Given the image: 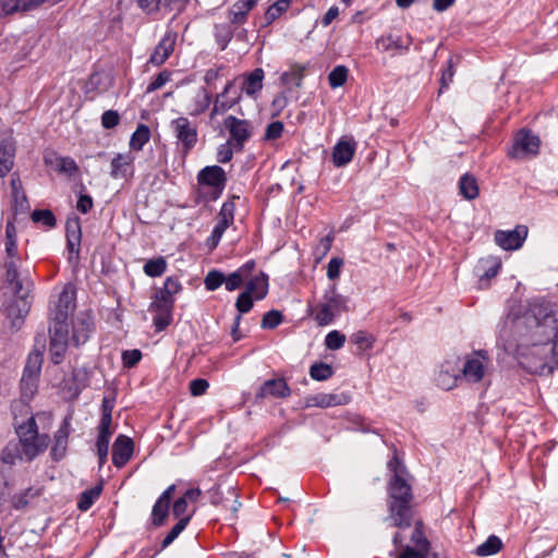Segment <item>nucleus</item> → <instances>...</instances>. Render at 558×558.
Returning <instances> with one entry per match:
<instances>
[{"mask_svg":"<svg viewBox=\"0 0 558 558\" xmlns=\"http://www.w3.org/2000/svg\"><path fill=\"white\" fill-rule=\"evenodd\" d=\"M71 434V417L65 416L54 433L50 456L53 461L62 460L68 450L69 437Z\"/></svg>","mask_w":558,"mask_h":558,"instance_id":"nucleus-13","label":"nucleus"},{"mask_svg":"<svg viewBox=\"0 0 558 558\" xmlns=\"http://www.w3.org/2000/svg\"><path fill=\"white\" fill-rule=\"evenodd\" d=\"M207 496L209 502L215 506H221L223 509H227L228 501L226 500L227 496L220 490V485H214L210 489L207 490Z\"/></svg>","mask_w":558,"mask_h":558,"instance_id":"nucleus-60","label":"nucleus"},{"mask_svg":"<svg viewBox=\"0 0 558 558\" xmlns=\"http://www.w3.org/2000/svg\"><path fill=\"white\" fill-rule=\"evenodd\" d=\"M541 141L538 136L531 131H519L513 140L512 147L508 151V157L512 159H523L536 156L539 150Z\"/></svg>","mask_w":558,"mask_h":558,"instance_id":"nucleus-8","label":"nucleus"},{"mask_svg":"<svg viewBox=\"0 0 558 558\" xmlns=\"http://www.w3.org/2000/svg\"><path fill=\"white\" fill-rule=\"evenodd\" d=\"M171 72L169 70L161 71L146 87V94H150L163 87L166 83L171 80Z\"/></svg>","mask_w":558,"mask_h":558,"instance_id":"nucleus-61","label":"nucleus"},{"mask_svg":"<svg viewBox=\"0 0 558 558\" xmlns=\"http://www.w3.org/2000/svg\"><path fill=\"white\" fill-rule=\"evenodd\" d=\"M501 268V260L498 257L488 256L481 258L475 266V272L482 286L487 284L488 281L497 276Z\"/></svg>","mask_w":558,"mask_h":558,"instance_id":"nucleus-21","label":"nucleus"},{"mask_svg":"<svg viewBox=\"0 0 558 558\" xmlns=\"http://www.w3.org/2000/svg\"><path fill=\"white\" fill-rule=\"evenodd\" d=\"M182 290V284L177 277H168L163 286L158 288L153 296V303L174 305V295Z\"/></svg>","mask_w":558,"mask_h":558,"instance_id":"nucleus-19","label":"nucleus"},{"mask_svg":"<svg viewBox=\"0 0 558 558\" xmlns=\"http://www.w3.org/2000/svg\"><path fill=\"white\" fill-rule=\"evenodd\" d=\"M502 547L501 539L496 535H490L483 544L475 549L477 556L486 557L497 554Z\"/></svg>","mask_w":558,"mask_h":558,"instance_id":"nucleus-40","label":"nucleus"},{"mask_svg":"<svg viewBox=\"0 0 558 558\" xmlns=\"http://www.w3.org/2000/svg\"><path fill=\"white\" fill-rule=\"evenodd\" d=\"M349 70L345 65L335 66L328 74V82L331 88H338L345 84Z\"/></svg>","mask_w":558,"mask_h":558,"instance_id":"nucleus-47","label":"nucleus"},{"mask_svg":"<svg viewBox=\"0 0 558 558\" xmlns=\"http://www.w3.org/2000/svg\"><path fill=\"white\" fill-rule=\"evenodd\" d=\"M347 338L345 335L338 331L332 330L327 333L325 338V345L329 350H339L344 345Z\"/></svg>","mask_w":558,"mask_h":558,"instance_id":"nucleus-57","label":"nucleus"},{"mask_svg":"<svg viewBox=\"0 0 558 558\" xmlns=\"http://www.w3.org/2000/svg\"><path fill=\"white\" fill-rule=\"evenodd\" d=\"M93 331V322L88 315H81L73 323V341L76 345L85 343Z\"/></svg>","mask_w":558,"mask_h":558,"instance_id":"nucleus-27","label":"nucleus"},{"mask_svg":"<svg viewBox=\"0 0 558 558\" xmlns=\"http://www.w3.org/2000/svg\"><path fill=\"white\" fill-rule=\"evenodd\" d=\"M389 519L392 525L399 529H408L412 523V488L405 477H391L389 480Z\"/></svg>","mask_w":558,"mask_h":558,"instance_id":"nucleus-2","label":"nucleus"},{"mask_svg":"<svg viewBox=\"0 0 558 558\" xmlns=\"http://www.w3.org/2000/svg\"><path fill=\"white\" fill-rule=\"evenodd\" d=\"M356 142L352 137H341L332 148V163L341 168L350 163L355 155Z\"/></svg>","mask_w":558,"mask_h":558,"instance_id":"nucleus-16","label":"nucleus"},{"mask_svg":"<svg viewBox=\"0 0 558 558\" xmlns=\"http://www.w3.org/2000/svg\"><path fill=\"white\" fill-rule=\"evenodd\" d=\"M170 129L184 154L190 153L197 143V128L186 117H179L170 122Z\"/></svg>","mask_w":558,"mask_h":558,"instance_id":"nucleus-9","label":"nucleus"},{"mask_svg":"<svg viewBox=\"0 0 558 558\" xmlns=\"http://www.w3.org/2000/svg\"><path fill=\"white\" fill-rule=\"evenodd\" d=\"M168 264L163 256L151 258L143 266V271L146 276L156 278L162 276L167 270Z\"/></svg>","mask_w":558,"mask_h":558,"instance_id":"nucleus-38","label":"nucleus"},{"mask_svg":"<svg viewBox=\"0 0 558 558\" xmlns=\"http://www.w3.org/2000/svg\"><path fill=\"white\" fill-rule=\"evenodd\" d=\"M194 511L195 510H193L192 513L181 518L178 521V523L170 530V532L166 535L161 543L162 549L167 548L170 544H172L174 539H177V537L185 530V527L187 526L189 522L192 519Z\"/></svg>","mask_w":558,"mask_h":558,"instance_id":"nucleus-42","label":"nucleus"},{"mask_svg":"<svg viewBox=\"0 0 558 558\" xmlns=\"http://www.w3.org/2000/svg\"><path fill=\"white\" fill-rule=\"evenodd\" d=\"M43 361L40 352L29 353L20 383L23 400L29 401L37 392Z\"/></svg>","mask_w":558,"mask_h":558,"instance_id":"nucleus-6","label":"nucleus"},{"mask_svg":"<svg viewBox=\"0 0 558 558\" xmlns=\"http://www.w3.org/2000/svg\"><path fill=\"white\" fill-rule=\"evenodd\" d=\"M283 320V315L280 311L271 310L264 314L260 327L263 329H274L279 326Z\"/></svg>","mask_w":558,"mask_h":558,"instance_id":"nucleus-56","label":"nucleus"},{"mask_svg":"<svg viewBox=\"0 0 558 558\" xmlns=\"http://www.w3.org/2000/svg\"><path fill=\"white\" fill-rule=\"evenodd\" d=\"M245 292L253 294L255 300H263L268 293V276L260 271L258 276L247 280Z\"/></svg>","mask_w":558,"mask_h":558,"instance_id":"nucleus-28","label":"nucleus"},{"mask_svg":"<svg viewBox=\"0 0 558 558\" xmlns=\"http://www.w3.org/2000/svg\"><path fill=\"white\" fill-rule=\"evenodd\" d=\"M347 298L338 293L335 284L326 289L320 302L313 310L318 326L330 325L336 317L347 311Z\"/></svg>","mask_w":558,"mask_h":558,"instance_id":"nucleus-4","label":"nucleus"},{"mask_svg":"<svg viewBox=\"0 0 558 558\" xmlns=\"http://www.w3.org/2000/svg\"><path fill=\"white\" fill-rule=\"evenodd\" d=\"M15 434L27 462L35 460L45 452L50 444V436L48 434H39L34 415H31L25 422L15 425Z\"/></svg>","mask_w":558,"mask_h":558,"instance_id":"nucleus-3","label":"nucleus"},{"mask_svg":"<svg viewBox=\"0 0 558 558\" xmlns=\"http://www.w3.org/2000/svg\"><path fill=\"white\" fill-rule=\"evenodd\" d=\"M291 0H278L271 4L264 14L265 25L272 24L279 19L284 12L288 11Z\"/></svg>","mask_w":558,"mask_h":558,"instance_id":"nucleus-39","label":"nucleus"},{"mask_svg":"<svg viewBox=\"0 0 558 558\" xmlns=\"http://www.w3.org/2000/svg\"><path fill=\"white\" fill-rule=\"evenodd\" d=\"M38 496V490H34L33 488H27L20 494H15L12 497V506L16 510H22L26 508L29 504V498H34Z\"/></svg>","mask_w":558,"mask_h":558,"instance_id":"nucleus-53","label":"nucleus"},{"mask_svg":"<svg viewBox=\"0 0 558 558\" xmlns=\"http://www.w3.org/2000/svg\"><path fill=\"white\" fill-rule=\"evenodd\" d=\"M350 340L360 351L371 350L375 343V337L364 330H359L352 333Z\"/></svg>","mask_w":558,"mask_h":558,"instance_id":"nucleus-44","label":"nucleus"},{"mask_svg":"<svg viewBox=\"0 0 558 558\" xmlns=\"http://www.w3.org/2000/svg\"><path fill=\"white\" fill-rule=\"evenodd\" d=\"M46 162L54 167V169L68 175H74L78 171L75 160L71 157H56L54 161L46 158Z\"/></svg>","mask_w":558,"mask_h":558,"instance_id":"nucleus-37","label":"nucleus"},{"mask_svg":"<svg viewBox=\"0 0 558 558\" xmlns=\"http://www.w3.org/2000/svg\"><path fill=\"white\" fill-rule=\"evenodd\" d=\"M459 190L460 194L469 201L475 199L478 196L476 179L468 173L460 178Z\"/></svg>","mask_w":558,"mask_h":558,"instance_id":"nucleus-34","label":"nucleus"},{"mask_svg":"<svg viewBox=\"0 0 558 558\" xmlns=\"http://www.w3.org/2000/svg\"><path fill=\"white\" fill-rule=\"evenodd\" d=\"M68 341L49 340V353L53 364H60L63 361L68 349Z\"/></svg>","mask_w":558,"mask_h":558,"instance_id":"nucleus-51","label":"nucleus"},{"mask_svg":"<svg viewBox=\"0 0 558 558\" xmlns=\"http://www.w3.org/2000/svg\"><path fill=\"white\" fill-rule=\"evenodd\" d=\"M223 126L229 132L228 142L234 146L235 151H241L253 134L252 123L245 119L228 116L223 120Z\"/></svg>","mask_w":558,"mask_h":558,"instance_id":"nucleus-7","label":"nucleus"},{"mask_svg":"<svg viewBox=\"0 0 558 558\" xmlns=\"http://www.w3.org/2000/svg\"><path fill=\"white\" fill-rule=\"evenodd\" d=\"M5 253L9 258H17L16 228L13 222L5 226Z\"/></svg>","mask_w":558,"mask_h":558,"instance_id":"nucleus-43","label":"nucleus"},{"mask_svg":"<svg viewBox=\"0 0 558 558\" xmlns=\"http://www.w3.org/2000/svg\"><path fill=\"white\" fill-rule=\"evenodd\" d=\"M226 281L223 272L217 269L208 271L205 277L204 284L208 291H215L220 288Z\"/></svg>","mask_w":558,"mask_h":558,"instance_id":"nucleus-52","label":"nucleus"},{"mask_svg":"<svg viewBox=\"0 0 558 558\" xmlns=\"http://www.w3.org/2000/svg\"><path fill=\"white\" fill-rule=\"evenodd\" d=\"M527 232V227L523 225H519L512 230H498L495 233V242L505 251L518 250L523 245Z\"/></svg>","mask_w":558,"mask_h":558,"instance_id":"nucleus-12","label":"nucleus"},{"mask_svg":"<svg viewBox=\"0 0 558 558\" xmlns=\"http://www.w3.org/2000/svg\"><path fill=\"white\" fill-rule=\"evenodd\" d=\"M412 37L410 35L399 36L389 34L376 39V49L381 52H389L390 57L402 56L410 50Z\"/></svg>","mask_w":558,"mask_h":558,"instance_id":"nucleus-10","label":"nucleus"},{"mask_svg":"<svg viewBox=\"0 0 558 558\" xmlns=\"http://www.w3.org/2000/svg\"><path fill=\"white\" fill-rule=\"evenodd\" d=\"M211 102V95L205 87L194 89L186 99L185 110L191 117H198L204 113Z\"/></svg>","mask_w":558,"mask_h":558,"instance_id":"nucleus-18","label":"nucleus"},{"mask_svg":"<svg viewBox=\"0 0 558 558\" xmlns=\"http://www.w3.org/2000/svg\"><path fill=\"white\" fill-rule=\"evenodd\" d=\"M265 72L262 68H256L244 75L242 92L250 97L256 96L263 88Z\"/></svg>","mask_w":558,"mask_h":558,"instance_id":"nucleus-23","label":"nucleus"},{"mask_svg":"<svg viewBox=\"0 0 558 558\" xmlns=\"http://www.w3.org/2000/svg\"><path fill=\"white\" fill-rule=\"evenodd\" d=\"M134 158L130 154H118L111 160L110 175L114 179L126 178L132 172Z\"/></svg>","mask_w":558,"mask_h":558,"instance_id":"nucleus-26","label":"nucleus"},{"mask_svg":"<svg viewBox=\"0 0 558 558\" xmlns=\"http://www.w3.org/2000/svg\"><path fill=\"white\" fill-rule=\"evenodd\" d=\"M134 451L133 440L125 436L119 435L112 446V463L114 466L123 468L132 458Z\"/></svg>","mask_w":558,"mask_h":558,"instance_id":"nucleus-17","label":"nucleus"},{"mask_svg":"<svg viewBox=\"0 0 558 558\" xmlns=\"http://www.w3.org/2000/svg\"><path fill=\"white\" fill-rule=\"evenodd\" d=\"M66 247L70 254L78 255L81 244V225L76 218L66 222Z\"/></svg>","mask_w":558,"mask_h":558,"instance_id":"nucleus-29","label":"nucleus"},{"mask_svg":"<svg viewBox=\"0 0 558 558\" xmlns=\"http://www.w3.org/2000/svg\"><path fill=\"white\" fill-rule=\"evenodd\" d=\"M253 300H254L253 294L245 292V291L240 293L235 301V308L239 312L238 315L242 316V314L248 313L254 305Z\"/></svg>","mask_w":558,"mask_h":558,"instance_id":"nucleus-59","label":"nucleus"},{"mask_svg":"<svg viewBox=\"0 0 558 558\" xmlns=\"http://www.w3.org/2000/svg\"><path fill=\"white\" fill-rule=\"evenodd\" d=\"M291 393V390L284 379H269L264 383L257 392V397L266 398L268 396L284 398Z\"/></svg>","mask_w":558,"mask_h":558,"instance_id":"nucleus-24","label":"nucleus"},{"mask_svg":"<svg viewBox=\"0 0 558 558\" xmlns=\"http://www.w3.org/2000/svg\"><path fill=\"white\" fill-rule=\"evenodd\" d=\"M1 461L5 464L13 465L17 460H25L24 451L19 441H10L1 451Z\"/></svg>","mask_w":558,"mask_h":558,"instance_id":"nucleus-32","label":"nucleus"},{"mask_svg":"<svg viewBox=\"0 0 558 558\" xmlns=\"http://www.w3.org/2000/svg\"><path fill=\"white\" fill-rule=\"evenodd\" d=\"M169 504L157 499L151 510V522L155 526H160L165 523L169 514Z\"/></svg>","mask_w":558,"mask_h":558,"instance_id":"nucleus-48","label":"nucleus"},{"mask_svg":"<svg viewBox=\"0 0 558 558\" xmlns=\"http://www.w3.org/2000/svg\"><path fill=\"white\" fill-rule=\"evenodd\" d=\"M332 375H333L332 366L327 363H324V362L315 363L310 368V376L314 380H317V381L327 380Z\"/></svg>","mask_w":558,"mask_h":558,"instance_id":"nucleus-49","label":"nucleus"},{"mask_svg":"<svg viewBox=\"0 0 558 558\" xmlns=\"http://www.w3.org/2000/svg\"><path fill=\"white\" fill-rule=\"evenodd\" d=\"M351 398L348 393H318L310 399L312 405L319 408H329L336 405H344L350 402Z\"/></svg>","mask_w":558,"mask_h":558,"instance_id":"nucleus-25","label":"nucleus"},{"mask_svg":"<svg viewBox=\"0 0 558 558\" xmlns=\"http://www.w3.org/2000/svg\"><path fill=\"white\" fill-rule=\"evenodd\" d=\"M177 41V33L173 31H167L161 40L155 47L148 61V64L160 66L172 54Z\"/></svg>","mask_w":558,"mask_h":558,"instance_id":"nucleus-15","label":"nucleus"},{"mask_svg":"<svg viewBox=\"0 0 558 558\" xmlns=\"http://www.w3.org/2000/svg\"><path fill=\"white\" fill-rule=\"evenodd\" d=\"M196 179L199 186L208 187L203 194L206 202H216L226 189L227 173L220 166L204 167L198 171Z\"/></svg>","mask_w":558,"mask_h":558,"instance_id":"nucleus-5","label":"nucleus"},{"mask_svg":"<svg viewBox=\"0 0 558 558\" xmlns=\"http://www.w3.org/2000/svg\"><path fill=\"white\" fill-rule=\"evenodd\" d=\"M411 541L415 545V549L428 553L429 542L424 534L423 523L421 521H417L415 523L414 530L411 535Z\"/></svg>","mask_w":558,"mask_h":558,"instance_id":"nucleus-46","label":"nucleus"},{"mask_svg":"<svg viewBox=\"0 0 558 558\" xmlns=\"http://www.w3.org/2000/svg\"><path fill=\"white\" fill-rule=\"evenodd\" d=\"M235 198H239V196L233 195L231 199H229L222 204L220 211L218 214V220L229 223L230 226L233 223L234 210H235V204H234Z\"/></svg>","mask_w":558,"mask_h":558,"instance_id":"nucleus-55","label":"nucleus"},{"mask_svg":"<svg viewBox=\"0 0 558 558\" xmlns=\"http://www.w3.org/2000/svg\"><path fill=\"white\" fill-rule=\"evenodd\" d=\"M305 70L306 65L292 64L289 71L282 73L281 82L284 85H294L295 87H301Z\"/></svg>","mask_w":558,"mask_h":558,"instance_id":"nucleus-35","label":"nucleus"},{"mask_svg":"<svg viewBox=\"0 0 558 558\" xmlns=\"http://www.w3.org/2000/svg\"><path fill=\"white\" fill-rule=\"evenodd\" d=\"M241 100V95L240 94H235L234 96L230 97V96H223V95H216L215 99H214V105H213V108H211V111H210V118L213 119L214 117L218 116V114H222L225 112H227L229 109H231L232 107H234L235 105H238Z\"/></svg>","mask_w":558,"mask_h":558,"instance_id":"nucleus-30","label":"nucleus"},{"mask_svg":"<svg viewBox=\"0 0 558 558\" xmlns=\"http://www.w3.org/2000/svg\"><path fill=\"white\" fill-rule=\"evenodd\" d=\"M488 362V354L484 350L475 351L473 355L468 356L463 364V378L470 383H478L483 379Z\"/></svg>","mask_w":558,"mask_h":558,"instance_id":"nucleus-11","label":"nucleus"},{"mask_svg":"<svg viewBox=\"0 0 558 558\" xmlns=\"http://www.w3.org/2000/svg\"><path fill=\"white\" fill-rule=\"evenodd\" d=\"M522 345L531 347L526 368L537 375H549L558 367V303L545 296L526 302L517 323Z\"/></svg>","mask_w":558,"mask_h":558,"instance_id":"nucleus-1","label":"nucleus"},{"mask_svg":"<svg viewBox=\"0 0 558 558\" xmlns=\"http://www.w3.org/2000/svg\"><path fill=\"white\" fill-rule=\"evenodd\" d=\"M49 337L50 341H68L69 342V324L68 319H54L50 316Z\"/></svg>","mask_w":558,"mask_h":558,"instance_id":"nucleus-33","label":"nucleus"},{"mask_svg":"<svg viewBox=\"0 0 558 558\" xmlns=\"http://www.w3.org/2000/svg\"><path fill=\"white\" fill-rule=\"evenodd\" d=\"M31 303L25 295L13 296L5 305L4 312L10 319L11 328L19 329L29 312Z\"/></svg>","mask_w":558,"mask_h":558,"instance_id":"nucleus-14","label":"nucleus"},{"mask_svg":"<svg viewBox=\"0 0 558 558\" xmlns=\"http://www.w3.org/2000/svg\"><path fill=\"white\" fill-rule=\"evenodd\" d=\"M174 305L150 303L149 311L155 312L153 324L157 331L165 330L172 323Z\"/></svg>","mask_w":558,"mask_h":558,"instance_id":"nucleus-22","label":"nucleus"},{"mask_svg":"<svg viewBox=\"0 0 558 558\" xmlns=\"http://www.w3.org/2000/svg\"><path fill=\"white\" fill-rule=\"evenodd\" d=\"M142 359V352L137 349L122 352V362L125 367H134Z\"/></svg>","mask_w":558,"mask_h":558,"instance_id":"nucleus-64","label":"nucleus"},{"mask_svg":"<svg viewBox=\"0 0 558 558\" xmlns=\"http://www.w3.org/2000/svg\"><path fill=\"white\" fill-rule=\"evenodd\" d=\"M75 292L65 287L59 294L58 302L54 308L51 311L50 316L54 319H68L70 313L73 311L75 304Z\"/></svg>","mask_w":558,"mask_h":558,"instance_id":"nucleus-20","label":"nucleus"},{"mask_svg":"<svg viewBox=\"0 0 558 558\" xmlns=\"http://www.w3.org/2000/svg\"><path fill=\"white\" fill-rule=\"evenodd\" d=\"M149 128L145 124H138V126L131 136L130 147L134 150H142L144 145L149 141Z\"/></svg>","mask_w":558,"mask_h":558,"instance_id":"nucleus-41","label":"nucleus"},{"mask_svg":"<svg viewBox=\"0 0 558 558\" xmlns=\"http://www.w3.org/2000/svg\"><path fill=\"white\" fill-rule=\"evenodd\" d=\"M110 438H111L110 435L98 434V436H97L96 449H97V456H98V460H99V468H101L107 461Z\"/></svg>","mask_w":558,"mask_h":558,"instance_id":"nucleus-54","label":"nucleus"},{"mask_svg":"<svg viewBox=\"0 0 558 558\" xmlns=\"http://www.w3.org/2000/svg\"><path fill=\"white\" fill-rule=\"evenodd\" d=\"M14 147L8 141L0 143V178H4L13 167Z\"/></svg>","mask_w":558,"mask_h":558,"instance_id":"nucleus-31","label":"nucleus"},{"mask_svg":"<svg viewBox=\"0 0 558 558\" xmlns=\"http://www.w3.org/2000/svg\"><path fill=\"white\" fill-rule=\"evenodd\" d=\"M230 227L229 223L218 220L216 226L214 227L211 234L206 240V246L209 250H214L218 246L223 233Z\"/></svg>","mask_w":558,"mask_h":558,"instance_id":"nucleus-50","label":"nucleus"},{"mask_svg":"<svg viewBox=\"0 0 558 558\" xmlns=\"http://www.w3.org/2000/svg\"><path fill=\"white\" fill-rule=\"evenodd\" d=\"M17 258H9L4 263L5 267V279L10 284H13L14 281L19 280V270H17Z\"/></svg>","mask_w":558,"mask_h":558,"instance_id":"nucleus-62","label":"nucleus"},{"mask_svg":"<svg viewBox=\"0 0 558 558\" xmlns=\"http://www.w3.org/2000/svg\"><path fill=\"white\" fill-rule=\"evenodd\" d=\"M32 220L34 222H41L46 227H54L56 226V217L53 213L49 209H36L32 213Z\"/></svg>","mask_w":558,"mask_h":558,"instance_id":"nucleus-58","label":"nucleus"},{"mask_svg":"<svg viewBox=\"0 0 558 558\" xmlns=\"http://www.w3.org/2000/svg\"><path fill=\"white\" fill-rule=\"evenodd\" d=\"M234 146L230 144L228 141L225 144H221L217 149V161L220 163L229 162L233 157Z\"/></svg>","mask_w":558,"mask_h":558,"instance_id":"nucleus-63","label":"nucleus"},{"mask_svg":"<svg viewBox=\"0 0 558 558\" xmlns=\"http://www.w3.org/2000/svg\"><path fill=\"white\" fill-rule=\"evenodd\" d=\"M101 492H102L101 484L84 490L80 495V498L77 501V508L81 511H87L88 509H90V507L94 505L96 499H98V497L100 496Z\"/></svg>","mask_w":558,"mask_h":558,"instance_id":"nucleus-36","label":"nucleus"},{"mask_svg":"<svg viewBox=\"0 0 558 558\" xmlns=\"http://www.w3.org/2000/svg\"><path fill=\"white\" fill-rule=\"evenodd\" d=\"M215 38L220 49L225 50L233 38V29L229 24H216Z\"/></svg>","mask_w":558,"mask_h":558,"instance_id":"nucleus-45","label":"nucleus"}]
</instances>
